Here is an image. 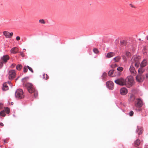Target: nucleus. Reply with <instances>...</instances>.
I'll list each match as a JSON object with an SVG mask.
<instances>
[{"label": "nucleus", "instance_id": "ddd939ff", "mask_svg": "<svg viewBox=\"0 0 148 148\" xmlns=\"http://www.w3.org/2000/svg\"><path fill=\"white\" fill-rule=\"evenodd\" d=\"M18 52V49L16 47L12 48L10 50V52L12 53L16 54Z\"/></svg>", "mask_w": 148, "mask_h": 148}, {"label": "nucleus", "instance_id": "423d86ee", "mask_svg": "<svg viewBox=\"0 0 148 148\" xmlns=\"http://www.w3.org/2000/svg\"><path fill=\"white\" fill-rule=\"evenodd\" d=\"M8 78L10 79L14 78L16 75L15 71L13 70H10L8 72Z\"/></svg>", "mask_w": 148, "mask_h": 148}, {"label": "nucleus", "instance_id": "72a5a7b5", "mask_svg": "<svg viewBox=\"0 0 148 148\" xmlns=\"http://www.w3.org/2000/svg\"><path fill=\"white\" fill-rule=\"evenodd\" d=\"M133 98V99L132 100V101H133L135 99V97H134V96L133 95H131L130 96V98Z\"/></svg>", "mask_w": 148, "mask_h": 148}, {"label": "nucleus", "instance_id": "8fccbe9b", "mask_svg": "<svg viewBox=\"0 0 148 148\" xmlns=\"http://www.w3.org/2000/svg\"><path fill=\"white\" fill-rule=\"evenodd\" d=\"M4 143H5V140H4Z\"/></svg>", "mask_w": 148, "mask_h": 148}, {"label": "nucleus", "instance_id": "39448f33", "mask_svg": "<svg viewBox=\"0 0 148 148\" xmlns=\"http://www.w3.org/2000/svg\"><path fill=\"white\" fill-rule=\"evenodd\" d=\"M125 81L127 83V85L129 84L131 86H132L134 83L133 77L132 76L127 77Z\"/></svg>", "mask_w": 148, "mask_h": 148}, {"label": "nucleus", "instance_id": "a211bd4d", "mask_svg": "<svg viewBox=\"0 0 148 148\" xmlns=\"http://www.w3.org/2000/svg\"><path fill=\"white\" fill-rule=\"evenodd\" d=\"M129 70L132 74L134 73L135 71V68L133 65H131Z\"/></svg>", "mask_w": 148, "mask_h": 148}, {"label": "nucleus", "instance_id": "de8ad7c7", "mask_svg": "<svg viewBox=\"0 0 148 148\" xmlns=\"http://www.w3.org/2000/svg\"><path fill=\"white\" fill-rule=\"evenodd\" d=\"M0 105H2V103H0Z\"/></svg>", "mask_w": 148, "mask_h": 148}, {"label": "nucleus", "instance_id": "e433bc0d", "mask_svg": "<svg viewBox=\"0 0 148 148\" xmlns=\"http://www.w3.org/2000/svg\"><path fill=\"white\" fill-rule=\"evenodd\" d=\"M38 95V93L37 92H35L34 93V96L35 97H36Z\"/></svg>", "mask_w": 148, "mask_h": 148}, {"label": "nucleus", "instance_id": "4c0bfd02", "mask_svg": "<svg viewBox=\"0 0 148 148\" xmlns=\"http://www.w3.org/2000/svg\"><path fill=\"white\" fill-rule=\"evenodd\" d=\"M16 39L18 41L20 40V38L19 36H17L16 37Z\"/></svg>", "mask_w": 148, "mask_h": 148}, {"label": "nucleus", "instance_id": "9d476101", "mask_svg": "<svg viewBox=\"0 0 148 148\" xmlns=\"http://www.w3.org/2000/svg\"><path fill=\"white\" fill-rule=\"evenodd\" d=\"M3 34L7 38H11L13 35V33H9L8 32L5 31L3 32Z\"/></svg>", "mask_w": 148, "mask_h": 148}, {"label": "nucleus", "instance_id": "2f4dec72", "mask_svg": "<svg viewBox=\"0 0 148 148\" xmlns=\"http://www.w3.org/2000/svg\"><path fill=\"white\" fill-rule=\"evenodd\" d=\"M28 68L29 69V70L32 73H33L34 72L33 71L32 69L29 66H28Z\"/></svg>", "mask_w": 148, "mask_h": 148}, {"label": "nucleus", "instance_id": "9b49d317", "mask_svg": "<svg viewBox=\"0 0 148 148\" xmlns=\"http://www.w3.org/2000/svg\"><path fill=\"white\" fill-rule=\"evenodd\" d=\"M120 94L122 95H124L126 94L128 92L127 90L125 88H121L120 90Z\"/></svg>", "mask_w": 148, "mask_h": 148}, {"label": "nucleus", "instance_id": "412c9836", "mask_svg": "<svg viewBox=\"0 0 148 148\" xmlns=\"http://www.w3.org/2000/svg\"><path fill=\"white\" fill-rule=\"evenodd\" d=\"M143 67H141L138 69V71L139 74L141 75L145 71V70L142 68Z\"/></svg>", "mask_w": 148, "mask_h": 148}, {"label": "nucleus", "instance_id": "4468645a", "mask_svg": "<svg viewBox=\"0 0 148 148\" xmlns=\"http://www.w3.org/2000/svg\"><path fill=\"white\" fill-rule=\"evenodd\" d=\"M9 57L8 55H5L1 58V59L4 63L7 62L8 60L9 59Z\"/></svg>", "mask_w": 148, "mask_h": 148}, {"label": "nucleus", "instance_id": "473e14b6", "mask_svg": "<svg viewBox=\"0 0 148 148\" xmlns=\"http://www.w3.org/2000/svg\"><path fill=\"white\" fill-rule=\"evenodd\" d=\"M134 114V112L132 111H131L129 113V114L130 116H132Z\"/></svg>", "mask_w": 148, "mask_h": 148}, {"label": "nucleus", "instance_id": "6e6552de", "mask_svg": "<svg viewBox=\"0 0 148 148\" xmlns=\"http://www.w3.org/2000/svg\"><path fill=\"white\" fill-rule=\"evenodd\" d=\"M107 87L109 89L112 90L114 88V84L111 81H108L106 83Z\"/></svg>", "mask_w": 148, "mask_h": 148}, {"label": "nucleus", "instance_id": "ea45409f", "mask_svg": "<svg viewBox=\"0 0 148 148\" xmlns=\"http://www.w3.org/2000/svg\"><path fill=\"white\" fill-rule=\"evenodd\" d=\"M0 125L1 126H3L4 125L2 123H0Z\"/></svg>", "mask_w": 148, "mask_h": 148}, {"label": "nucleus", "instance_id": "5701e85b", "mask_svg": "<svg viewBox=\"0 0 148 148\" xmlns=\"http://www.w3.org/2000/svg\"><path fill=\"white\" fill-rule=\"evenodd\" d=\"M114 71V70H110L108 72V75L109 76H113Z\"/></svg>", "mask_w": 148, "mask_h": 148}, {"label": "nucleus", "instance_id": "2eb2a0df", "mask_svg": "<svg viewBox=\"0 0 148 148\" xmlns=\"http://www.w3.org/2000/svg\"><path fill=\"white\" fill-rule=\"evenodd\" d=\"M7 83H8L9 84H10V82H5V83H4L3 85V90H8L9 89V88L8 86L7 85Z\"/></svg>", "mask_w": 148, "mask_h": 148}, {"label": "nucleus", "instance_id": "b1692460", "mask_svg": "<svg viewBox=\"0 0 148 148\" xmlns=\"http://www.w3.org/2000/svg\"><path fill=\"white\" fill-rule=\"evenodd\" d=\"M6 115L5 111L3 110L0 112V116H5Z\"/></svg>", "mask_w": 148, "mask_h": 148}, {"label": "nucleus", "instance_id": "c9c22d12", "mask_svg": "<svg viewBox=\"0 0 148 148\" xmlns=\"http://www.w3.org/2000/svg\"><path fill=\"white\" fill-rule=\"evenodd\" d=\"M21 55L23 57L25 56V55L23 52H20Z\"/></svg>", "mask_w": 148, "mask_h": 148}, {"label": "nucleus", "instance_id": "f03ea898", "mask_svg": "<svg viewBox=\"0 0 148 148\" xmlns=\"http://www.w3.org/2000/svg\"><path fill=\"white\" fill-rule=\"evenodd\" d=\"M24 85L27 88L30 93H32L34 92V88L33 85L32 84L28 83L24 84Z\"/></svg>", "mask_w": 148, "mask_h": 148}, {"label": "nucleus", "instance_id": "f257e3e1", "mask_svg": "<svg viewBox=\"0 0 148 148\" xmlns=\"http://www.w3.org/2000/svg\"><path fill=\"white\" fill-rule=\"evenodd\" d=\"M141 59L140 56L136 55L133 56L131 60V61L132 64L135 63V66L138 68L139 67L140 65V62Z\"/></svg>", "mask_w": 148, "mask_h": 148}, {"label": "nucleus", "instance_id": "6ab92c4d", "mask_svg": "<svg viewBox=\"0 0 148 148\" xmlns=\"http://www.w3.org/2000/svg\"><path fill=\"white\" fill-rule=\"evenodd\" d=\"M140 144V140L139 139H137L134 142V144L135 146H139Z\"/></svg>", "mask_w": 148, "mask_h": 148}, {"label": "nucleus", "instance_id": "aec40b11", "mask_svg": "<svg viewBox=\"0 0 148 148\" xmlns=\"http://www.w3.org/2000/svg\"><path fill=\"white\" fill-rule=\"evenodd\" d=\"M121 59V57L119 56H118L113 58V60L115 62H119Z\"/></svg>", "mask_w": 148, "mask_h": 148}, {"label": "nucleus", "instance_id": "09e8293b", "mask_svg": "<svg viewBox=\"0 0 148 148\" xmlns=\"http://www.w3.org/2000/svg\"><path fill=\"white\" fill-rule=\"evenodd\" d=\"M4 143H5V140H4Z\"/></svg>", "mask_w": 148, "mask_h": 148}, {"label": "nucleus", "instance_id": "f8f14e48", "mask_svg": "<svg viewBox=\"0 0 148 148\" xmlns=\"http://www.w3.org/2000/svg\"><path fill=\"white\" fill-rule=\"evenodd\" d=\"M148 60L147 59H144L141 62L140 64L141 67H144L146 66L148 64Z\"/></svg>", "mask_w": 148, "mask_h": 148}, {"label": "nucleus", "instance_id": "c03bdc74", "mask_svg": "<svg viewBox=\"0 0 148 148\" xmlns=\"http://www.w3.org/2000/svg\"><path fill=\"white\" fill-rule=\"evenodd\" d=\"M146 38L147 39V40H148V36H146Z\"/></svg>", "mask_w": 148, "mask_h": 148}, {"label": "nucleus", "instance_id": "4be33fe9", "mask_svg": "<svg viewBox=\"0 0 148 148\" xmlns=\"http://www.w3.org/2000/svg\"><path fill=\"white\" fill-rule=\"evenodd\" d=\"M22 67L23 66L22 65L19 64L16 66V69L17 70L20 71L22 68Z\"/></svg>", "mask_w": 148, "mask_h": 148}, {"label": "nucleus", "instance_id": "a19ab883", "mask_svg": "<svg viewBox=\"0 0 148 148\" xmlns=\"http://www.w3.org/2000/svg\"><path fill=\"white\" fill-rule=\"evenodd\" d=\"M146 77L147 79H148V74H146Z\"/></svg>", "mask_w": 148, "mask_h": 148}, {"label": "nucleus", "instance_id": "393cba45", "mask_svg": "<svg viewBox=\"0 0 148 148\" xmlns=\"http://www.w3.org/2000/svg\"><path fill=\"white\" fill-rule=\"evenodd\" d=\"M28 66H25L23 67V72H24L25 73H26L27 71V69H28Z\"/></svg>", "mask_w": 148, "mask_h": 148}, {"label": "nucleus", "instance_id": "0eeeda50", "mask_svg": "<svg viewBox=\"0 0 148 148\" xmlns=\"http://www.w3.org/2000/svg\"><path fill=\"white\" fill-rule=\"evenodd\" d=\"M137 102L135 104V106L138 108H140L143 105V103L142 101L140 98L136 99Z\"/></svg>", "mask_w": 148, "mask_h": 148}, {"label": "nucleus", "instance_id": "20e7f679", "mask_svg": "<svg viewBox=\"0 0 148 148\" xmlns=\"http://www.w3.org/2000/svg\"><path fill=\"white\" fill-rule=\"evenodd\" d=\"M114 82L116 84L120 85L123 86L127 85V83L126 82L125 80L122 78L115 80Z\"/></svg>", "mask_w": 148, "mask_h": 148}, {"label": "nucleus", "instance_id": "a18cd8bd", "mask_svg": "<svg viewBox=\"0 0 148 148\" xmlns=\"http://www.w3.org/2000/svg\"><path fill=\"white\" fill-rule=\"evenodd\" d=\"M23 51H26V49H23Z\"/></svg>", "mask_w": 148, "mask_h": 148}, {"label": "nucleus", "instance_id": "79ce46f5", "mask_svg": "<svg viewBox=\"0 0 148 148\" xmlns=\"http://www.w3.org/2000/svg\"><path fill=\"white\" fill-rule=\"evenodd\" d=\"M103 76H106V73H104L103 74Z\"/></svg>", "mask_w": 148, "mask_h": 148}, {"label": "nucleus", "instance_id": "f3484780", "mask_svg": "<svg viewBox=\"0 0 148 148\" xmlns=\"http://www.w3.org/2000/svg\"><path fill=\"white\" fill-rule=\"evenodd\" d=\"M115 53L113 52H110L107 53L106 57L108 58H110L114 56L115 55Z\"/></svg>", "mask_w": 148, "mask_h": 148}, {"label": "nucleus", "instance_id": "37998d69", "mask_svg": "<svg viewBox=\"0 0 148 148\" xmlns=\"http://www.w3.org/2000/svg\"><path fill=\"white\" fill-rule=\"evenodd\" d=\"M11 103L12 105H13L14 104V103L13 102H11Z\"/></svg>", "mask_w": 148, "mask_h": 148}, {"label": "nucleus", "instance_id": "a878e982", "mask_svg": "<svg viewBox=\"0 0 148 148\" xmlns=\"http://www.w3.org/2000/svg\"><path fill=\"white\" fill-rule=\"evenodd\" d=\"M43 78L44 79H47L49 78V77L47 74L44 73L43 75Z\"/></svg>", "mask_w": 148, "mask_h": 148}, {"label": "nucleus", "instance_id": "cd10ccee", "mask_svg": "<svg viewBox=\"0 0 148 148\" xmlns=\"http://www.w3.org/2000/svg\"><path fill=\"white\" fill-rule=\"evenodd\" d=\"M4 110L5 111V112L6 113L9 114L10 113V110L9 108L8 107H6Z\"/></svg>", "mask_w": 148, "mask_h": 148}, {"label": "nucleus", "instance_id": "7c9ffc66", "mask_svg": "<svg viewBox=\"0 0 148 148\" xmlns=\"http://www.w3.org/2000/svg\"><path fill=\"white\" fill-rule=\"evenodd\" d=\"M126 56H127V57H129V56H131V53L130 52H126Z\"/></svg>", "mask_w": 148, "mask_h": 148}, {"label": "nucleus", "instance_id": "1a4fd4ad", "mask_svg": "<svg viewBox=\"0 0 148 148\" xmlns=\"http://www.w3.org/2000/svg\"><path fill=\"white\" fill-rule=\"evenodd\" d=\"M144 79V77L140 74H138L136 77L137 81L139 82H143Z\"/></svg>", "mask_w": 148, "mask_h": 148}, {"label": "nucleus", "instance_id": "bb28decb", "mask_svg": "<svg viewBox=\"0 0 148 148\" xmlns=\"http://www.w3.org/2000/svg\"><path fill=\"white\" fill-rule=\"evenodd\" d=\"M93 50V52L95 54H97L99 53V51L96 48H94Z\"/></svg>", "mask_w": 148, "mask_h": 148}, {"label": "nucleus", "instance_id": "c756f323", "mask_svg": "<svg viewBox=\"0 0 148 148\" xmlns=\"http://www.w3.org/2000/svg\"><path fill=\"white\" fill-rule=\"evenodd\" d=\"M39 22L42 24H44L45 23V22L43 19H40L39 20Z\"/></svg>", "mask_w": 148, "mask_h": 148}, {"label": "nucleus", "instance_id": "3c124183", "mask_svg": "<svg viewBox=\"0 0 148 148\" xmlns=\"http://www.w3.org/2000/svg\"><path fill=\"white\" fill-rule=\"evenodd\" d=\"M137 148H139V147H138Z\"/></svg>", "mask_w": 148, "mask_h": 148}, {"label": "nucleus", "instance_id": "c85d7f7f", "mask_svg": "<svg viewBox=\"0 0 148 148\" xmlns=\"http://www.w3.org/2000/svg\"><path fill=\"white\" fill-rule=\"evenodd\" d=\"M123 68L121 67H119L117 69V70L119 71H123Z\"/></svg>", "mask_w": 148, "mask_h": 148}, {"label": "nucleus", "instance_id": "7ed1b4c3", "mask_svg": "<svg viewBox=\"0 0 148 148\" xmlns=\"http://www.w3.org/2000/svg\"><path fill=\"white\" fill-rule=\"evenodd\" d=\"M15 96L17 98L20 99L23 98L24 95L22 90L21 89H17L15 92Z\"/></svg>", "mask_w": 148, "mask_h": 148}, {"label": "nucleus", "instance_id": "f704fd0d", "mask_svg": "<svg viewBox=\"0 0 148 148\" xmlns=\"http://www.w3.org/2000/svg\"><path fill=\"white\" fill-rule=\"evenodd\" d=\"M16 66V64H12L10 66L11 68H14Z\"/></svg>", "mask_w": 148, "mask_h": 148}, {"label": "nucleus", "instance_id": "49530a36", "mask_svg": "<svg viewBox=\"0 0 148 148\" xmlns=\"http://www.w3.org/2000/svg\"><path fill=\"white\" fill-rule=\"evenodd\" d=\"M114 65H115V66H117L116 64H114Z\"/></svg>", "mask_w": 148, "mask_h": 148}, {"label": "nucleus", "instance_id": "dca6fc26", "mask_svg": "<svg viewBox=\"0 0 148 148\" xmlns=\"http://www.w3.org/2000/svg\"><path fill=\"white\" fill-rule=\"evenodd\" d=\"M143 132V129L142 127L138 126L136 130V132L139 135L142 134Z\"/></svg>", "mask_w": 148, "mask_h": 148}, {"label": "nucleus", "instance_id": "58836bf2", "mask_svg": "<svg viewBox=\"0 0 148 148\" xmlns=\"http://www.w3.org/2000/svg\"><path fill=\"white\" fill-rule=\"evenodd\" d=\"M3 65V63L2 62H0V68Z\"/></svg>", "mask_w": 148, "mask_h": 148}]
</instances>
